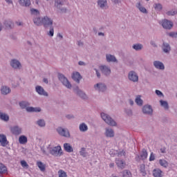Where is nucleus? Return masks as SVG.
<instances>
[{"mask_svg": "<svg viewBox=\"0 0 177 177\" xmlns=\"http://www.w3.org/2000/svg\"><path fill=\"white\" fill-rule=\"evenodd\" d=\"M153 66H154L155 68H157L158 70H165V66H164V64L160 61H154Z\"/></svg>", "mask_w": 177, "mask_h": 177, "instance_id": "nucleus-25", "label": "nucleus"}, {"mask_svg": "<svg viewBox=\"0 0 177 177\" xmlns=\"http://www.w3.org/2000/svg\"><path fill=\"white\" fill-rule=\"evenodd\" d=\"M135 102L136 103L137 106L142 107V106H143V100H142V95H136Z\"/></svg>", "mask_w": 177, "mask_h": 177, "instance_id": "nucleus-32", "label": "nucleus"}, {"mask_svg": "<svg viewBox=\"0 0 177 177\" xmlns=\"http://www.w3.org/2000/svg\"><path fill=\"white\" fill-rule=\"evenodd\" d=\"M0 143L3 147L8 146L9 142L8 141V138H6V136L0 134Z\"/></svg>", "mask_w": 177, "mask_h": 177, "instance_id": "nucleus-20", "label": "nucleus"}, {"mask_svg": "<svg viewBox=\"0 0 177 177\" xmlns=\"http://www.w3.org/2000/svg\"><path fill=\"white\" fill-rule=\"evenodd\" d=\"M133 49L134 50H136V52H139L140 50H142L143 49V44H135L132 46Z\"/></svg>", "mask_w": 177, "mask_h": 177, "instance_id": "nucleus-40", "label": "nucleus"}, {"mask_svg": "<svg viewBox=\"0 0 177 177\" xmlns=\"http://www.w3.org/2000/svg\"><path fill=\"white\" fill-rule=\"evenodd\" d=\"M4 174H8V167L3 163L0 162V176L3 177L2 175Z\"/></svg>", "mask_w": 177, "mask_h": 177, "instance_id": "nucleus-29", "label": "nucleus"}, {"mask_svg": "<svg viewBox=\"0 0 177 177\" xmlns=\"http://www.w3.org/2000/svg\"><path fill=\"white\" fill-rule=\"evenodd\" d=\"M19 142L20 145H26L27 142H28V140L27 139V136H21L19 138Z\"/></svg>", "mask_w": 177, "mask_h": 177, "instance_id": "nucleus-41", "label": "nucleus"}, {"mask_svg": "<svg viewBox=\"0 0 177 177\" xmlns=\"http://www.w3.org/2000/svg\"><path fill=\"white\" fill-rule=\"evenodd\" d=\"M64 5H68L67 0H54V6L59 10L60 13H67L68 10L64 6Z\"/></svg>", "mask_w": 177, "mask_h": 177, "instance_id": "nucleus-1", "label": "nucleus"}, {"mask_svg": "<svg viewBox=\"0 0 177 177\" xmlns=\"http://www.w3.org/2000/svg\"><path fill=\"white\" fill-rule=\"evenodd\" d=\"M150 45H151V46H153V48H158V46L157 45V44L156 43V41L151 40L150 41Z\"/></svg>", "mask_w": 177, "mask_h": 177, "instance_id": "nucleus-58", "label": "nucleus"}, {"mask_svg": "<svg viewBox=\"0 0 177 177\" xmlns=\"http://www.w3.org/2000/svg\"><path fill=\"white\" fill-rule=\"evenodd\" d=\"M66 118H67V120H73V118H74V115L73 114H68L66 115Z\"/></svg>", "mask_w": 177, "mask_h": 177, "instance_id": "nucleus-60", "label": "nucleus"}, {"mask_svg": "<svg viewBox=\"0 0 177 177\" xmlns=\"http://www.w3.org/2000/svg\"><path fill=\"white\" fill-rule=\"evenodd\" d=\"M100 115L101 118L104 121V122H106V124L110 125V127H117V122L111 118V115L104 112H102Z\"/></svg>", "mask_w": 177, "mask_h": 177, "instance_id": "nucleus-2", "label": "nucleus"}, {"mask_svg": "<svg viewBox=\"0 0 177 177\" xmlns=\"http://www.w3.org/2000/svg\"><path fill=\"white\" fill-rule=\"evenodd\" d=\"M21 165L24 168H28V164H27V162H26V160H21Z\"/></svg>", "mask_w": 177, "mask_h": 177, "instance_id": "nucleus-55", "label": "nucleus"}, {"mask_svg": "<svg viewBox=\"0 0 177 177\" xmlns=\"http://www.w3.org/2000/svg\"><path fill=\"white\" fill-rule=\"evenodd\" d=\"M160 153H162V154H165V153H167V148L165 147H163L160 149Z\"/></svg>", "mask_w": 177, "mask_h": 177, "instance_id": "nucleus-59", "label": "nucleus"}, {"mask_svg": "<svg viewBox=\"0 0 177 177\" xmlns=\"http://www.w3.org/2000/svg\"><path fill=\"white\" fill-rule=\"evenodd\" d=\"M42 26L45 30H48L49 27L53 26V19L46 15L42 17Z\"/></svg>", "mask_w": 177, "mask_h": 177, "instance_id": "nucleus-5", "label": "nucleus"}, {"mask_svg": "<svg viewBox=\"0 0 177 177\" xmlns=\"http://www.w3.org/2000/svg\"><path fill=\"white\" fill-rule=\"evenodd\" d=\"M58 174H59V177H67V173H66L63 170H59L58 171Z\"/></svg>", "mask_w": 177, "mask_h": 177, "instance_id": "nucleus-51", "label": "nucleus"}, {"mask_svg": "<svg viewBox=\"0 0 177 177\" xmlns=\"http://www.w3.org/2000/svg\"><path fill=\"white\" fill-rule=\"evenodd\" d=\"M118 157H122V156H125V151L124 150L120 151L117 153Z\"/></svg>", "mask_w": 177, "mask_h": 177, "instance_id": "nucleus-57", "label": "nucleus"}, {"mask_svg": "<svg viewBox=\"0 0 177 177\" xmlns=\"http://www.w3.org/2000/svg\"><path fill=\"white\" fill-rule=\"evenodd\" d=\"M79 129L80 132H86L88 131V125L85 123H82L79 126Z\"/></svg>", "mask_w": 177, "mask_h": 177, "instance_id": "nucleus-43", "label": "nucleus"}, {"mask_svg": "<svg viewBox=\"0 0 177 177\" xmlns=\"http://www.w3.org/2000/svg\"><path fill=\"white\" fill-rule=\"evenodd\" d=\"M128 103H129V104H130V106H133V104H135L133 100H132L131 98L128 100Z\"/></svg>", "mask_w": 177, "mask_h": 177, "instance_id": "nucleus-62", "label": "nucleus"}, {"mask_svg": "<svg viewBox=\"0 0 177 177\" xmlns=\"http://www.w3.org/2000/svg\"><path fill=\"white\" fill-rule=\"evenodd\" d=\"M37 165L38 167V168L40 169V171H41L42 172H44V171H45V165H44V163L41 161H38L37 162Z\"/></svg>", "mask_w": 177, "mask_h": 177, "instance_id": "nucleus-46", "label": "nucleus"}, {"mask_svg": "<svg viewBox=\"0 0 177 177\" xmlns=\"http://www.w3.org/2000/svg\"><path fill=\"white\" fill-rule=\"evenodd\" d=\"M142 113L146 115H151L153 114V107L151 105H144L142 107Z\"/></svg>", "mask_w": 177, "mask_h": 177, "instance_id": "nucleus-13", "label": "nucleus"}, {"mask_svg": "<svg viewBox=\"0 0 177 177\" xmlns=\"http://www.w3.org/2000/svg\"><path fill=\"white\" fill-rule=\"evenodd\" d=\"M79 66H86V64H85V62H82V61H80L78 62Z\"/></svg>", "mask_w": 177, "mask_h": 177, "instance_id": "nucleus-63", "label": "nucleus"}, {"mask_svg": "<svg viewBox=\"0 0 177 177\" xmlns=\"http://www.w3.org/2000/svg\"><path fill=\"white\" fill-rule=\"evenodd\" d=\"M149 160V161H154V160H156V154H154V153L151 152L150 153Z\"/></svg>", "mask_w": 177, "mask_h": 177, "instance_id": "nucleus-54", "label": "nucleus"}, {"mask_svg": "<svg viewBox=\"0 0 177 177\" xmlns=\"http://www.w3.org/2000/svg\"><path fill=\"white\" fill-rule=\"evenodd\" d=\"M93 88L95 91H97V92L104 93L106 91H107V85L103 82H98L94 84Z\"/></svg>", "mask_w": 177, "mask_h": 177, "instance_id": "nucleus-7", "label": "nucleus"}, {"mask_svg": "<svg viewBox=\"0 0 177 177\" xmlns=\"http://www.w3.org/2000/svg\"><path fill=\"white\" fill-rule=\"evenodd\" d=\"M115 164L118 168H120V169H124L125 165H127V163H125L124 160L119 158L115 159Z\"/></svg>", "mask_w": 177, "mask_h": 177, "instance_id": "nucleus-24", "label": "nucleus"}, {"mask_svg": "<svg viewBox=\"0 0 177 177\" xmlns=\"http://www.w3.org/2000/svg\"><path fill=\"white\" fill-rule=\"evenodd\" d=\"M104 135L106 138H114V130L111 128H106Z\"/></svg>", "mask_w": 177, "mask_h": 177, "instance_id": "nucleus-27", "label": "nucleus"}, {"mask_svg": "<svg viewBox=\"0 0 177 177\" xmlns=\"http://www.w3.org/2000/svg\"><path fill=\"white\" fill-rule=\"evenodd\" d=\"M36 125L39 127V128H45L46 127V122L44 119H39L35 122Z\"/></svg>", "mask_w": 177, "mask_h": 177, "instance_id": "nucleus-28", "label": "nucleus"}, {"mask_svg": "<svg viewBox=\"0 0 177 177\" xmlns=\"http://www.w3.org/2000/svg\"><path fill=\"white\" fill-rule=\"evenodd\" d=\"M6 2L8 4V5H13V1L12 0H5Z\"/></svg>", "mask_w": 177, "mask_h": 177, "instance_id": "nucleus-64", "label": "nucleus"}, {"mask_svg": "<svg viewBox=\"0 0 177 177\" xmlns=\"http://www.w3.org/2000/svg\"><path fill=\"white\" fill-rule=\"evenodd\" d=\"M128 80L131 82H139V75L135 71H131L128 73Z\"/></svg>", "mask_w": 177, "mask_h": 177, "instance_id": "nucleus-8", "label": "nucleus"}, {"mask_svg": "<svg viewBox=\"0 0 177 177\" xmlns=\"http://www.w3.org/2000/svg\"><path fill=\"white\" fill-rule=\"evenodd\" d=\"M159 164L160 167H162L163 168H168L169 163L165 159H160Z\"/></svg>", "mask_w": 177, "mask_h": 177, "instance_id": "nucleus-42", "label": "nucleus"}, {"mask_svg": "<svg viewBox=\"0 0 177 177\" xmlns=\"http://www.w3.org/2000/svg\"><path fill=\"white\" fill-rule=\"evenodd\" d=\"M94 71H95L96 76L98 78H100V77H101L100 72L96 68H94Z\"/></svg>", "mask_w": 177, "mask_h": 177, "instance_id": "nucleus-61", "label": "nucleus"}, {"mask_svg": "<svg viewBox=\"0 0 177 177\" xmlns=\"http://www.w3.org/2000/svg\"><path fill=\"white\" fill-rule=\"evenodd\" d=\"M72 79L77 84H80V81L82 80V76H81V74H80L79 72H73L72 74Z\"/></svg>", "mask_w": 177, "mask_h": 177, "instance_id": "nucleus-19", "label": "nucleus"}, {"mask_svg": "<svg viewBox=\"0 0 177 177\" xmlns=\"http://www.w3.org/2000/svg\"><path fill=\"white\" fill-rule=\"evenodd\" d=\"M64 149L65 151H67V153H73V151H74L73 147H71V145H70L68 143L64 144Z\"/></svg>", "mask_w": 177, "mask_h": 177, "instance_id": "nucleus-36", "label": "nucleus"}, {"mask_svg": "<svg viewBox=\"0 0 177 177\" xmlns=\"http://www.w3.org/2000/svg\"><path fill=\"white\" fill-rule=\"evenodd\" d=\"M97 3L98 8H100L102 10H106V9H109L107 0H97Z\"/></svg>", "mask_w": 177, "mask_h": 177, "instance_id": "nucleus-16", "label": "nucleus"}, {"mask_svg": "<svg viewBox=\"0 0 177 177\" xmlns=\"http://www.w3.org/2000/svg\"><path fill=\"white\" fill-rule=\"evenodd\" d=\"M48 28L50 29V30L47 32V35H48L49 37H53V35H55V29L53 28V26H49Z\"/></svg>", "mask_w": 177, "mask_h": 177, "instance_id": "nucleus-48", "label": "nucleus"}, {"mask_svg": "<svg viewBox=\"0 0 177 177\" xmlns=\"http://www.w3.org/2000/svg\"><path fill=\"white\" fill-rule=\"evenodd\" d=\"M19 105L21 107V109H26V110H27V108L30 107V106H30V102H28L27 101H22L19 103Z\"/></svg>", "mask_w": 177, "mask_h": 177, "instance_id": "nucleus-37", "label": "nucleus"}, {"mask_svg": "<svg viewBox=\"0 0 177 177\" xmlns=\"http://www.w3.org/2000/svg\"><path fill=\"white\" fill-rule=\"evenodd\" d=\"M147 151L146 149H142L140 156L139 155H136V161H140V160H146V158H147Z\"/></svg>", "mask_w": 177, "mask_h": 177, "instance_id": "nucleus-17", "label": "nucleus"}, {"mask_svg": "<svg viewBox=\"0 0 177 177\" xmlns=\"http://www.w3.org/2000/svg\"><path fill=\"white\" fill-rule=\"evenodd\" d=\"M124 113L129 117L132 116L133 115V112L132 111V109H124Z\"/></svg>", "mask_w": 177, "mask_h": 177, "instance_id": "nucleus-49", "label": "nucleus"}, {"mask_svg": "<svg viewBox=\"0 0 177 177\" xmlns=\"http://www.w3.org/2000/svg\"><path fill=\"white\" fill-rule=\"evenodd\" d=\"M136 7L138 10H140V12H141V13H144L145 15H147V13H149V12H147V9H146L140 2H138L136 4Z\"/></svg>", "mask_w": 177, "mask_h": 177, "instance_id": "nucleus-21", "label": "nucleus"}, {"mask_svg": "<svg viewBox=\"0 0 177 177\" xmlns=\"http://www.w3.org/2000/svg\"><path fill=\"white\" fill-rule=\"evenodd\" d=\"M153 8L155 10H157L158 12H161V10H162V4L160 3H156L153 4Z\"/></svg>", "mask_w": 177, "mask_h": 177, "instance_id": "nucleus-44", "label": "nucleus"}, {"mask_svg": "<svg viewBox=\"0 0 177 177\" xmlns=\"http://www.w3.org/2000/svg\"><path fill=\"white\" fill-rule=\"evenodd\" d=\"M140 171L142 176H146V165H145V164L140 165Z\"/></svg>", "mask_w": 177, "mask_h": 177, "instance_id": "nucleus-45", "label": "nucleus"}, {"mask_svg": "<svg viewBox=\"0 0 177 177\" xmlns=\"http://www.w3.org/2000/svg\"><path fill=\"white\" fill-rule=\"evenodd\" d=\"M176 13H177L176 11L172 10H170V11H167V12H166V15H167V16H175V15H176Z\"/></svg>", "mask_w": 177, "mask_h": 177, "instance_id": "nucleus-52", "label": "nucleus"}, {"mask_svg": "<svg viewBox=\"0 0 177 177\" xmlns=\"http://www.w3.org/2000/svg\"><path fill=\"white\" fill-rule=\"evenodd\" d=\"M35 91L40 96H46V97L49 96V94L48 93V92H46V91H45L44 87H42L41 86H36Z\"/></svg>", "mask_w": 177, "mask_h": 177, "instance_id": "nucleus-12", "label": "nucleus"}, {"mask_svg": "<svg viewBox=\"0 0 177 177\" xmlns=\"http://www.w3.org/2000/svg\"><path fill=\"white\" fill-rule=\"evenodd\" d=\"M169 37L171 38H177V32H171L168 33Z\"/></svg>", "mask_w": 177, "mask_h": 177, "instance_id": "nucleus-53", "label": "nucleus"}, {"mask_svg": "<svg viewBox=\"0 0 177 177\" xmlns=\"http://www.w3.org/2000/svg\"><path fill=\"white\" fill-rule=\"evenodd\" d=\"M58 80L60 81V82L65 86V88H67V89H71L73 86L71 85V83L70 81H68V79L64 76V75L62 73H58Z\"/></svg>", "mask_w": 177, "mask_h": 177, "instance_id": "nucleus-4", "label": "nucleus"}, {"mask_svg": "<svg viewBox=\"0 0 177 177\" xmlns=\"http://www.w3.org/2000/svg\"><path fill=\"white\" fill-rule=\"evenodd\" d=\"M153 175L154 177H162V171L160 169H154L153 170Z\"/></svg>", "mask_w": 177, "mask_h": 177, "instance_id": "nucleus-35", "label": "nucleus"}, {"mask_svg": "<svg viewBox=\"0 0 177 177\" xmlns=\"http://www.w3.org/2000/svg\"><path fill=\"white\" fill-rule=\"evenodd\" d=\"M26 111H28V113H40L41 108L29 106L26 108Z\"/></svg>", "mask_w": 177, "mask_h": 177, "instance_id": "nucleus-30", "label": "nucleus"}, {"mask_svg": "<svg viewBox=\"0 0 177 177\" xmlns=\"http://www.w3.org/2000/svg\"><path fill=\"white\" fill-rule=\"evenodd\" d=\"M10 66L14 70H21L23 68L21 62L17 59H12L10 62Z\"/></svg>", "mask_w": 177, "mask_h": 177, "instance_id": "nucleus-6", "label": "nucleus"}, {"mask_svg": "<svg viewBox=\"0 0 177 177\" xmlns=\"http://www.w3.org/2000/svg\"><path fill=\"white\" fill-rule=\"evenodd\" d=\"M122 176L123 177H132V174L129 170H124L122 172Z\"/></svg>", "mask_w": 177, "mask_h": 177, "instance_id": "nucleus-47", "label": "nucleus"}, {"mask_svg": "<svg viewBox=\"0 0 177 177\" xmlns=\"http://www.w3.org/2000/svg\"><path fill=\"white\" fill-rule=\"evenodd\" d=\"M73 92H75L77 96H80L81 99H83V100H88V95L82 90L80 89V87L75 86L73 88Z\"/></svg>", "mask_w": 177, "mask_h": 177, "instance_id": "nucleus-10", "label": "nucleus"}, {"mask_svg": "<svg viewBox=\"0 0 177 177\" xmlns=\"http://www.w3.org/2000/svg\"><path fill=\"white\" fill-rule=\"evenodd\" d=\"M162 50L164 52V53H166L167 55H169L171 52V46L167 42H163L162 45Z\"/></svg>", "mask_w": 177, "mask_h": 177, "instance_id": "nucleus-18", "label": "nucleus"}, {"mask_svg": "<svg viewBox=\"0 0 177 177\" xmlns=\"http://www.w3.org/2000/svg\"><path fill=\"white\" fill-rule=\"evenodd\" d=\"M57 132L60 135V136H63L64 138H70V131H68V129H67L59 127L57 129Z\"/></svg>", "mask_w": 177, "mask_h": 177, "instance_id": "nucleus-11", "label": "nucleus"}, {"mask_svg": "<svg viewBox=\"0 0 177 177\" xmlns=\"http://www.w3.org/2000/svg\"><path fill=\"white\" fill-rule=\"evenodd\" d=\"M12 92V89L10 88L8 86H2L1 88V95H9Z\"/></svg>", "mask_w": 177, "mask_h": 177, "instance_id": "nucleus-23", "label": "nucleus"}, {"mask_svg": "<svg viewBox=\"0 0 177 177\" xmlns=\"http://www.w3.org/2000/svg\"><path fill=\"white\" fill-rule=\"evenodd\" d=\"M48 150L50 154L54 157H62V156H63V150H62V147H60V145L53 147H48Z\"/></svg>", "mask_w": 177, "mask_h": 177, "instance_id": "nucleus-3", "label": "nucleus"}, {"mask_svg": "<svg viewBox=\"0 0 177 177\" xmlns=\"http://www.w3.org/2000/svg\"><path fill=\"white\" fill-rule=\"evenodd\" d=\"M160 24L165 30H171L172 27H174V22L167 19H162Z\"/></svg>", "mask_w": 177, "mask_h": 177, "instance_id": "nucleus-9", "label": "nucleus"}, {"mask_svg": "<svg viewBox=\"0 0 177 177\" xmlns=\"http://www.w3.org/2000/svg\"><path fill=\"white\" fill-rule=\"evenodd\" d=\"M33 23L35 26H42V18L40 16L35 17L33 18Z\"/></svg>", "mask_w": 177, "mask_h": 177, "instance_id": "nucleus-33", "label": "nucleus"}, {"mask_svg": "<svg viewBox=\"0 0 177 177\" xmlns=\"http://www.w3.org/2000/svg\"><path fill=\"white\" fill-rule=\"evenodd\" d=\"M0 120L4 121V122H8L9 121V115L0 111Z\"/></svg>", "mask_w": 177, "mask_h": 177, "instance_id": "nucleus-34", "label": "nucleus"}, {"mask_svg": "<svg viewBox=\"0 0 177 177\" xmlns=\"http://www.w3.org/2000/svg\"><path fill=\"white\" fill-rule=\"evenodd\" d=\"M30 15L32 16L33 19L34 17H39V10L35 9V8H31L30 9Z\"/></svg>", "mask_w": 177, "mask_h": 177, "instance_id": "nucleus-38", "label": "nucleus"}, {"mask_svg": "<svg viewBox=\"0 0 177 177\" xmlns=\"http://www.w3.org/2000/svg\"><path fill=\"white\" fill-rule=\"evenodd\" d=\"M106 60L108 62V63H117V62H118L117 58H115V56L111 54L106 55Z\"/></svg>", "mask_w": 177, "mask_h": 177, "instance_id": "nucleus-22", "label": "nucleus"}, {"mask_svg": "<svg viewBox=\"0 0 177 177\" xmlns=\"http://www.w3.org/2000/svg\"><path fill=\"white\" fill-rule=\"evenodd\" d=\"M100 70L102 71V74L104 75H106V77H109L111 74V69L110 67L106 66V65H102L100 66Z\"/></svg>", "mask_w": 177, "mask_h": 177, "instance_id": "nucleus-15", "label": "nucleus"}, {"mask_svg": "<svg viewBox=\"0 0 177 177\" xmlns=\"http://www.w3.org/2000/svg\"><path fill=\"white\" fill-rule=\"evenodd\" d=\"M160 104L161 107H163L165 110H169V105L168 104V102L160 100Z\"/></svg>", "mask_w": 177, "mask_h": 177, "instance_id": "nucleus-39", "label": "nucleus"}, {"mask_svg": "<svg viewBox=\"0 0 177 177\" xmlns=\"http://www.w3.org/2000/svg\"><path fill=\"white\" fill-rule=\"evenodd\" d=\"M18 2L21 6H25L28 8L31 5V0H18Z\"/></svg>", "mask_w": 177, "mask_h": 177, "instance_id": "nucleus-31", "label": "nucleus"}, {"mask_svg": "<svg viewBox=\"0 0 177 177\" xmlns=\"http://www.w3.org/2000/svg\"><path fill=\"white\" fill-rule=\"evenodd\" d=\"M80 154L82 156V157H86V156H88L86 151H85V148L84 147H82L80 151Z\"/></svg>", "mask_w": 177, "mask_h": 177, "instance_id": "nucleus-50", "label": "nucleus"}, {"mask_svg": "<svg viewBox=\"0 0 177 177\" xmlns=\"http://www.w3.org/2000/svg\"><path fill=\"white\" fill-rule=\"evenodd\" d=\"M10 130L12 135H15V136H19V135H21L23 129H21V127L19 126H14L10 127Z\"/></svg>", "mask_w": 177, "mask_h": 177, "instance_id": "nucleus-14", "label": "nucleus"}, {"mask_svg": "<svg viewBox=\"0 0 177 177\" xmlns=\"http://www.w3.org/2000/svg\"><path fill=\"white\" fill-rule=\"evenodd\" d=\"M155 93H156V95L158 96H159L160 97H164V94L162 93V92H161L160 90H156Z\"/></svg>", "mask_w": 177, "mask_h": 177, "instance_id": "nucleus-56", "label": "nucleus"}, {"mask_svg": "<svg viewBox=\"0 0 177 177\" xmlns=\"http://www.w3.org/2000/svg\"><path fill=\"white\" fill-rule=\"evenodd\" d=\"M3 24L6 28H7V30H12V28L15 27V24H13V21H12V20L10 19H7L4 21Z\"/></svg>", "mask_w": 177, "mask_h": 177, "instance_id": "nucleus-26", "label": "nucleus"}]
</instances>
